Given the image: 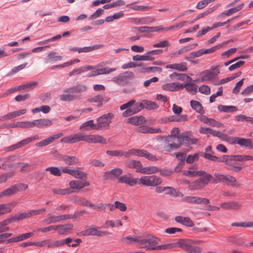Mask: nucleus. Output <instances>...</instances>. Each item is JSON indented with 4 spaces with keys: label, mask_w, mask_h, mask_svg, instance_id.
Segmentation results:
<instances>
[{
    "label": "nucleus",
    "mask_w": 253,
    "mask_h": 253,
    "mask_svg": "<svg viewBox=\"0 0 253 253\" xmlns=\"http://www.w3.org/2000/svg\"><path fill=\"white\" fill-rule=\"evenodd\" d=\"M186 75L174 72L169 75L170 79L172 81L180 80L184 81Z\"/></svg>",
    "instance_id": "53"
},
{
    "label": "nucleus",
    "mask_w": 253,
    "mask_h": 253,
    "mask_svg": "<svg viewBox=\"0 0 253 253\" xmlns=\"http://www.w3.org/2000/svg\"><path fill=\"white\" fill-rule=\"evenodd\" d=\"M125 166L129 168L136 169V171L141 173L142 164L140 161L129 160L125 163Z\"/></svg>",
    "instance_id": "24"
},
{
    "label": "nucleus",
    "mask_w": 253,
    "mask_h": 253,
    "mask_svg": "<svg viewBox=\"0 0 253 253\" xmlns=\"http://www.w3.org/2000/svg\"><path fill=\"white\" fill-rule=\"evenodd\" d=\"M215 0H203L199 1L196 5V8L199 9H201L206 7L209 3L211 1H214Z\"/></svg>",
    "instance_id": "63"
},
{
    "label": "nucleus",
    "mask_w": 253,
    "mask_h": 253,
    "mask_svg": "<svg viewBox=\"0 0 253 253\" xmlns=\"http://www.w3.org/2000/svg\"><path fill=\"white\" fill-rule=\"evenodd\" d=\"M103 9H98L89 17V19L92 20L97 18L103 14Z\"/></svg>",
    "instance_id": "64"
},
{
    "label": "nucleus",
    "mask_w": 253,
    "mask_h": 253,
    "mask_svg": "<svg viewBox=\"0 0 253 253\" xmlns=\"http://www.w3.org/2000/svg\"><path fill=\"white\" fill-rule=\"evenodd\" d=\"M86 142L90 143H100L105 144L107 143L106 139L98 134L86 135Z\"/></svg>",
    "instance_id": "15"
},
{
    "label": "nucleus",
    "mask_w": 253,
    "mask_h": 253,
    "mask_svg": "<svg viewBox=\"0 0 253 253\" xmlns=\"http://www.w3.org/2000/svg\"><path fill=\"white\" fill-rule=\"evenodd\" d=\"M203 243L202 240L180 239L177 242L171 243L172 248L179 247L187 253H201L202 248L196 246Z\"/></svg>",
    "instance_id": "1"
},
{
    "label": "nucleus",
    "mask_w": 253,
    "mask_h": 253,
    "mask_svg": "<svg viewBox=\"0 0 253 253\" xmlns=\"http://www.w3.org/2000/svg\"><path fill=\"white\" fill-rule=\"evenodd\" d=\"M162 88L166 91H175L183 89V86L179 83H169L163 84Z\"/></svg>",
    "instance_id": "20"
},
{
    "label": "nucleus",
    "mask_w": 253,
    "mask_h": 253,
    "mask_svg": "<svg viewBox=\"0 0 253 253\" xmlns=\"http://www.w3.org/2000/svg\"><path fill=\"white\" fill-rule=\"evenodd\" d=\"M98 69L99 75L110 74L116 70V68H110L108 67Z\"/></svg>",
    "instance_id": "62"
},
{
    "label": "nucleus",
    "mask_w": 253,
    "mask_h": 253,
    "mask_svg": "<svg viewBox=\"0 0 253 253\" xmlns=\"http://www.w3.org/2000/svg\"><path fill=\"white\" fill-rule=\"evenodd\" d=\"M63 135V134L62 133H59L58 134H56L55 135H53L51 136H50L48 138H47L45 139V141L46 142V144L47 145L48 144L51 143L52 142H53L55 139H57L61 137H62Z\"/></svg>",
    "instance_id": "58"
},
{
    "label": "nucleus",
    "mask_w": 253,
    "mask_h": 253,
    "mask_svg": "<svg viewBox=\"0 0 253 253\" xmlns=\"http://www.w3.org/2000/svg\"><path fill=\"white\" fill-rule=\"evenodd\" d=\"M120 183H125L130 186H133L139 184V179L129 176L128 175H124L118 178Z\"/></svg>",
    "instance_id": "17"
},
{
    "label": "nucleus",
    "mask_w": 253,
    "mask_h": 253,
    "mask_svg": "<svg viewBox=\"0 0 253 253\" xmlns=\"http://www.w3.org/2000/svg\"><path fill=\"white\" fill-rule=\"evenodd\" d=\"M220 207L226 210H236L240 208L241 205L237 202L232 201L221 203Z\"/></svg>",
    "instance_id": "26"
},
{
    "label": "nucleus",
    "mask_w": 253,
    "mask_h": 253,
    "mask_svg": "<svg viewBox=\"0 0 253 253\" xmlns=\"http://www.w3.org/2000/svg\"><path fill=\"white\" fill-rule=\"evenodd\" d=\"M218 108L219 111L227 113L235 112L238 110L236 107L233 106L220 105Z\"/></svg>",
    "instance_id": "50"
},
{
    "label": "nucleus",
    "mask_w": 253,
    "mask_h": 253,
    "mask_svg": "<svg viewBox=\"0 0 253 253\" xmlns=\"http://www.w3.org/2000/svg\"><path fill=\"white\" fill-rule=\"evenodd\" d=\"M190 105L191 107L195 110L197 113L201 115L204 114L205 111L201 104L196 100H191L190 101Z\"/></svg>",
    "instance_id": "40"
},
{
    "label": "nucleus",
    "mask_w": 253,
    "mask_h": 253,
    "mask_svg": "<svg viewBox=\"0 0 253 253\" xmlns=\"http://www.w3.org/2000/svg\"><path fill=\"white\" fill-rule=\"evenodd\" d=\"M139 104L140 107V111L143 108H146L148 110H154L159 107V105L155 102L147 100H144L142 102Z\"/></svg>",
    "instance_id": "27"
},
{
    "label": "nucleus",
    "mask_w": 253,
    "mask_h": 253,
    "mask_svg": "<svg viewBox=\"0 0 253 253\" xmlns=\"http://www.w3.org/2000/svg\"><path fill=\"white\" fill-rule=\"evenodd\" d=\"M183 88L185 87L187 90L192 93L194 94L196 92L197 90V86L193 83H187L186 84H182Z\"/></svg>",
    "instance_id": "51"
},
{
    "label": "nucleus",
    "mask_w": 253,
    "mask_h": 253,
    "mask_svg": "<svg viewBox=\"0 0 253 253\" xmlns=\"http://www.w3.org/2000/svg\"><path fill=\"white\" fill-rule=\"evenodd\" d=\"M87 87L84 84H79L72 88L66 89V92H71V93H80L86 91Z\"/></svg>",
    "instance_id": "35"
},
{
    "label": "nucleus",
    "mask_w": 253,
    "mask_h": 253,
    "mask_svg": "<svg viewBox=\"0 0 253 253\" xmlns=\"http://www.w3.org/2000/svg\"><path fill=\"white\" fill-rule=\"evenodd\" d=\"M186 23H187L186 21H183L180 23H177L173 26H170L169 27H166L165 31L173 30L175 28H178V29L181 28L186 24Z\"/></svg>",
    "instance_id": "61"
},
{
    "label": "nucleus",
    "mask_w": 253,
    "mask_h": 253,
    "mask_svg": "<svg viewBox=\"0 0 253 253\" xmlns=\"http://www.w3.org/2000/svg\"><path fill=\"white\" fill-rule=\"evenodd\" d=\"M39 139V136L38 135H35L32 137L27 138L26 139H24L19 141V142H18L17 143V145H18V146H19L20 148V147H22L24 146L27 145L28 144H29V143H30L31 142L33 141L34 140H38Z\"/></svg>",
    "instance_id": "45"
},
{
    "label": "nucleus",
    "mask_w": 253,
    "mask_h": 253,
    "mask_svg": "<svg viewBox=\"0 0 253 253\" xmlns=\"http://www.w3.org/2000/svg\"><path fill=\"white\" fill-rule=\"evenodd\" d=\"M214 176L215 177L213 180L214 183L226 182L227 185L233 186L236 181V179L234 177L229 174H223L215 172L214 174Z\"/></svg>",
    "instance_id": "9"
},
{
    "label": "nucleus",
    "mask_w": 253,
    "mask_h": 253,
    "mask_svg": "<svg viewBox=\"0 0 253 253\" xmlns=\"http://www.w3.org/2000/svg\"><path fill=\"white\" fill-rule=\"evenodd\" d=\"M69 185L70 189H81L89 186V183L86 181L72 180L69 182Z\"/></svg>",
    "instance_id": "22"
},
{
    "label": "nucleus",
    "mask_w": 253,
    "mask_h": 253,
    "mask_svg": "<svg viewBox=\"0 0 253 253\" xmlns=\"http://www.w3.org/2000/svg\"><path fill=\"white\" fill-rule=\"evenodd\" d=\"M123 172V170L121 168H115L111 170L107 171L103 174V178L105 180L113 179L118 177Z\"/></svg>",
    "instance_id": "16"
},
{
    "label": "nucleus",
    "mask_w": 253,
    "mask_h": 253,
    "mask_svg": "<svg viewBox=\"0 0 253 253\" xmlns=\"http://www.w3.org/2000/svg\"><path fill=\"white\" fill-rule=\"evenodd\" d=\"M45 171H49L51 174L55 176H60L62 174L60 169L55 167H47L45 169Z\"/></svg>",
    "instance_id": "49"
},
{
    "label": "nucleus",
    "mask_w": 253,
    "mask_h": 253,
    "mask_svg": "<svg viewBox=\"0 0 253 253\" xmlns=\"http://www.w3.org/2000/svg\"><path fill=\"white\" fill-rule=\"evenodd\" d=\"M109 97L98 94L89 98L88 99V101L91 103H98V107H100L102 106L103 102H107L109 101Z\"/></svg>",
    "instance_id": "25"
},
{
    "label": "nucleus",
    "mask_w": 253,
    "mask_h": 253,
    "mask_svg": "<svg viewBox=\"0 0 253 253\" xmlns=\"http://www.w3.org/2000/svg\"><path fill=\"white\" fill-rule=\"evenodd\" d=\"M47 219L43 220L44 222H47V223H55L59 222L66 219H69L71 217L69 214H65L60 215H53L50 213L47 215Z\"/></svg>",
    "instance_id": "14"
},
{
    "label": "nucleus",
    "mask_w": 253,
    "mask_h": 253,
    "mask_svg": "<svg viewBox=\"0 0 253 253\" xmlns=\"http://www.w3.org/2000/svg\"><path fill=\"white\" fill-rule=\"evenodd\" d=\"M11 211V208L10 204L0 205V215L10 212Z\"/></svg>",
    "instance_id": "54"
},
{
    "label": "nucleus",
    "mask_w": 253,
    "mask_h": 253,
    "mask_svg": "<svg viewBox=\"0 0 253 253\" xmlns=\"http://www.w3.org/2000/svg\"><path fill=\"white\" fill-rule=\"evenodd\" d=\"M71 175L76 178L83 179L84 177L86 176V174L76 169H73Z\"/></svg>",
    "instance_id": "57"
},
{
    "label": "nucleus",
    "mask_w": 253,
    "mask_h": 253,
    "mask_svg": "<svg viewBox=\"0 0 253 253\" xmlns=\"http://www.w3.org/2000/svg\"><path fill=\"white\" fill-rule=\"evenodd\" d=\"M232 226H240L243 227H253V222H242L240 223L234 222L232 223Z\"/></svg>",
    "instance_id": "60"
},
{
    "label": "nucleus",
    "mask_w": 253,
    "mask_h": 253,
    "mask_svg": "<svg viewBox=\"0 0 253 253\" xmlns=\"http://www.w3.org/2000/svg\"><path fill=\"white\" fill-rule=\"evenodd\" d=\"M123 224L120 220H106L104 223V228H108L111 227L112 228L118 226H122Z\"/></svg>",
    "instance_id": "46"
},
{
    "label": "nucleus",
    "mask_w": 253,
    "mask_h": 253,
    "mask_svg": "<svg viewBox=\"0 0 253 253\" xmlns=\"http://www.w3.org/2000/svg\"><path fill=\"white\" fill-rule=\"evenodd\" d=\"M27 65V63H24L23 64H22L19 66H17L16 67H14L12 68L9 73H8L9 76H12L16 74V73L18 72L19 71L22 70L24 68L26 67V66Z\"/></svg>",
    "instance_id": "55"
},
{
    "label": "nucleus",
    "mask_w": 253,
    "mask_h": 253,
    "mask_svg": "<svg viewBox=\"0 0 253 253\" xmlns=\"http://www.w3.org/2000/svg\"><path fill=\"white\" fill-rule=\"evenodd\" d=\"M177 139L178 141V144L180 146L181 145H191L195 144L197 142L198 140L195 138H191L188 136L180 134L177 137Z\"/></svg>",
    "instance_id": "19"
},
{
    "label": "nucleus",
    "mask_w": 253,
    "mask_h": 253,
    "mask_svg": "<svg viewBox=\"0 0 253 253\" xmlns=\"http://www.w3.org/2000/svg\"><path fill=\"white\" fill-rule=\"evenodd\" d=\"M243 6H244V3H242L241 4H239L234 7H233L232 8H230L227 10H226L225 11H224L223 12H222L221 14V15H225L226 16H230L231 15L234 14V13H235L236 12L240 11V10H241L243 7Z\"/></svg>",
    "instance_id": "42"
},
{
    "label": "nucleus",
    "mask_w": 253,
    "mask_h": 253,
    "mask_svg": "<svg viewBox=\"0 0 253 253\" xmlns=\"http://www.w3.org/2000/svg\"><path fill=\"white\" fill-rule=\"evenodd\" d=\"M143 119L144 118L142 116L139 117L134 116L128 118L127 119V123L134 126H137L140 124V122H142Z\"/></svg>",
    "instance_id": "48"
},
{
    "label": "nucleus",
    "mask_w": 253,
    "mask_h": 253,
    "mask_svg": "<svg viewBox=\"0 0 253 253\" xmlns=\"http://www.w3.org/2000/svg\"><path fill=\"white\" fill-rule=\"evenodd\" d=\"M141 237H132L126 236L122 239V241L126 244H137V246L139 248L140 244Z\"/></svg>",
    "instance_id": "30"
},
{
    "label": "nucleus",
    "mask_w": 253,
    "mask_h": 253,
    "mask_svg": "<svg viewBox=\"0 0 253 253\" xmlns=\"http://www.w3.org/2000/svg\"><path fill=\"white\" fill-rule=\"evenodd\" d=\"M57 53L54 51H51L48 53L47 58L45 63H47L50 61H60L62 59V57L60 55H57Z\"/></svg>",
    "instance_id": "44"
},
{
    "label": "nucleus",
    "mask_w": 253,
    "mask_h": 253,
    "mask_svg": "<svg viewBox=\"0 0 253 253\" xmlns=\"http://www.w3.org/2000/svg\"><path fill=\"white\" fill-rule=\"evenodd\" d=\"M72 201L75 204L89 207L91 203L90 201H88L85 198H81L78 196L74 197L72 199Z\"/></svg>",
    "instance_id": "39"
},
{
    "label": "nucleus",
    "mask_w": 253,
    "mask_h": 253,
    "mask_svg": "<svg viewBox=\"0 0 253 253\" xmlns=\"http://www.w3.org/2000/svg\"><path fill=\"white\" fill-rule=\"evenodd\" d=\"M10 127L12 128H29L32 127V122L26 121V122H18L15 123L10 124Z\"/></svg>",
    "instance_id": "41"
},
{
    "label": "nucleus",
    "mask_w": 253,
    "mask_h": 253,
    "mask_svg": "<svg viewBox=\"0 0 253 253\" xmlns=\"http://www.w3.org/2000/svg\"><path fill=\"white\" fill-rule=\"evenodd\" d=\"M161 171V169L156 166H149L146 167H143L141 169V173L150 175L154 173L159 172Z\"/></svg>",
    "instance_id": "32"
},
{
    "label": "nucleus",
    "mask_w": 253,
    "mask_h": 253,
    "mask_svg": "<svg viewBox=\"0 0 253 253\" xmlns=\"http://www.w3.org/2000/svg\"><path fill=\"white\" fill-rule=\"evenodd\" d=\"M162 52L163 50L162 49L152 50L145 53L143 55H136L133 56L132 57V60L135 61H153L155 59V58L153 56V55L160 54L162 53Z\"/></svg>",
    "instance_id": "7"
},
{
    "label": "nucleus",
    "mask_w": 253,
    "mask_h": 253,
    "mask_svg": "<svg viewBox=\"0 0 253 253\" xmlns=\"http://www.w3.org/2000/svg\"><path fill=\"white\" fill-rule=\"evenodd\" d=\"M34 235L33 233L29 232L21 234L18 236L12 237L7 240L6 243L9 244L11 243H15L20 241H23L25 239H27Z\"/></svg>",
    "instance_id": "23"
},
{
    "label": "nucleus",
    "mask_w": 253,
    "mask_h": 253,
    "mask_svg": "<svg viewBox=\"0 0 253 253\" xmlns=\"http://www.w3.org/2000/svg\"><path fill=\"white\" fill-rule=\"evenodd\" d=\"M159 241L158 239L151 235L147 236L145 238L141 237L139 248L146 249L147 250H170L172 248V245H171V243L160 246L158 245Z\"/></svg>",
    "instance_id": "2"
},
{
    "label": "nucleus",
    "mask_w": 253,
    "mask_h": 253,
    "mask_svg": "<svg viewBox=\"0 0 253 253\" xmlns=\"http://www.w3.org/2000/svg\"><path fill=\"white\" fill-rule=\"evenodd\" d=\"M52 124V121L47 119L35 120L32 122V126H37L39 128L43 126H50Z\"/></svg>",
    "instance_id": "21"
},
{
    "label": "nucleus",
    "mask_w": 253,
    "mask_h": 253,
    "mask_svg": "<svg viewBox=\"0 0 253 253\" xmlns=\"http://www.w3.org/2000/svg\"><path fill=\"white\" fill-rule=\"evenodd\" d=\"M219 72V70L217 67L206 70L202 74L201 80L203 82L210 81L216 76Z\"/></svg>",
    "instance_id": "13"
},
{
    "label": "nucleus",
    "mask_w": 253,
    "mask_h": 253,
    "mask_svg": "<svg viewBox=\"0 0 253 253\" xmlns=\"http://www.w3.org/2000/svg\"><path fill=\"white\" fill-rule=\"evenodd\" d=\"M160 143V148L162 151L171 152L173 150L177 149L179 148V145H172L170 144L165 136L162 137V140Z\"/></svg>",
    "instance_id": "18"
},
{
    "label": "nucleus",
    "mask_w": 253,
    "mask_h": 253,
    "mask_svg": "<svg viewBox=\"0 0 253 253\" xmlns=\"http://www.w3.org/2000/svg\"><path fill=\"white\" fill-rule=\"evenodd\" d=\"M212 176L210 174H206L204 176L195 181L192 184V187L194 189H201L208 184L209 182L211 179Z\"/></svg>",
    "instance_id": "12"
},
{
    "label": "nucleus",
    "mask_w": 253,
    "mask_h": 253,
    "mask_svg": "<svg viewBox=\"0 0 253 253\" xmlns=\"http://www.w3.org/2000/svg\"><path fill=\"white\" fill-rule=\"evenodd\" d=\"M52 192L54 194H59L65 195L67 194H69L71 193L73 191L71 190L70 188H65V189H52Z\"/></svg>",
    "instance_id": "52"
},
{
    "label": "nucleus",
    "mask_w": 253,
    "mask_h": 253,
    "mask_svg": "<svg viewBox=\"0 0 253 253\" xmlns=\"http://www.w3.org/2000/svg\"><path fill=\"white\" fill-rule=\"evenodd\" d=\"M103 47L102 44H95L91 46H86L82 48H79V53L89 52L93 50L100 49Z\"/></svg>",
    "instance_id": "43"
},
{
    "label": "nucleus",
    "mask_w": 253,
    "mask_h": 253,
    "mask_svg": "<svg viewBox=\"0 0 253 253\" xmlns=\"http://www.w3.org/2000/svg\"><path fill=\"white\" fill-rule=\"evenodd\" d=\"M166 194L170 195L173 197H177L180 196L181 194L176 191L175 189L171 187H166Z\"/></svg>",
    "instance_id": "56"
},
{
    "label": "nucleus",
    "mask_w": 253,
    "mask_h": 253,
    "mask_svg": "<svg viewBox=\"0 0 253 253\" xmlns=\"http://www.w3.org/2000/svg\"><path fill=\"white\" fill-rule=\"evenodd\" d=\"M128 157L131 155H135L137 156L144 157L145 158L152 161H155L157 160L155 156L149 153L147 151L144 150L132 149L128 151Z\"/></svg>",
    "instance_id": "11"
},
{
    "label": "nucleus",
    "mask_w": 253,
    "mask_h": 253,
    "mask_svg": "<svg viewBox=\"0 0 253 253\" xmlns=\"http://www.w3.org/2000/svg\"><path fill=\"white\" fill-rule=\"evenodd\" d=\"M95 69V66L87 65L84 67H82L78 69H75L69 73V76H76L81 74L82 73L84 72L87 70H93Z\"/></svg>",
    "instance_id": "31"
},
{
    "label": "nucleus",
    "mask_w": 253,
    "mask_h": 253,
    "mask_svg": "<svg viewBox=\"0 0 253 253\" xmlns=\"http://www.w3.org/2000/svg\"><path fill=\"white\" fill-rule=\"evenodd\" d=\"M62 160L68 165H80L79 159L75 156L65 155L62 157Z\"/></svg>",
    "instance_id": "29"
},
{
    "label": "nucleus",
    "mask_w": 253,
    "mask_h": 253,
    "mask_svg": "<svg viewBox=\"0 0 253 253\" xmlns=\"http://www.w3.org/2000/svg\"><path fill=\"white\" fill-rule=\"evenodd\" d=\"M210 203V201L209 199L199 197H195V201H194V204H196L208 205Z\"/></svg>",
    "instance_id": "59"
},
{
    "label": "nucleus",
    "mask_w": 253,
    "mask_h": 253,
    "mask_svg": "<svg viewBox=\"0 0 253 253\" xmlns=\"http://www.w3.org/2000/svg\"><path fill=\"white\" fill-rule=\"evenodd\" d=\"M139 131L142 133H158L162 131L160 128H154L148 126H143L139 128Z\"/></svg>",
    "instance_id": "36"
},
{
    "label": "nucleus",
    "mask_w": 253,
    "mask_h": 253,
    "mask_svg": "<svg viewBox=\"0 0 253 253\" xmlns=\"http://www.w3.org/2000/svg\"><path fill=\"white\" fill-rule=\"evenodd\" d=\"M234 143L239 144L241 147H246L250 148L252 144V140L250 139L244 138L236 137Z\"/></svg>",
    "instance_id": "37"
},
{
    "label": "nucleus",
    "mask_w": 253,
    "mask_h": 253,
    "mask_svg": "<svg viewBox=\"0 0 253 253\" xmlns=\"http://www.w3.org/2000/svg\"><path fill=\"white\" fill-rule=\"evenodd\" d=\"M93 129H96V126L93 120L84 123L80 127V129L84 131H89Z\"/></svg>",
    "instance_id": "34"
},
{
    "label": "nucleus",
    "mask_w": 253,
    "mask_h": 253,
    "mask_svg": "<svg viewBox=\"0 0 253 253\" xmlns=\"http://www.w3.org/2000/svg\"><path fill=\"white\" fill-rule=\"evenodd\" d=\"M98 227L95 226H87L86 229L81 232L83 236H96L103 237L107 235L109 233L106 231H100Z\"/></svg>",
    "instance_id": "8"
},
{
    "label": "nucleus",
    "mask_w": 253,
    "mask_h": 253,
    "mask_svg": "<svg viewBox=\"0 0 253 253\" xmlns=\"http://www.w3.org/2000/svg\"><path fill=\"white\" fill-rule=\"evenodd\" d=\"M106 153L110 156L115 157H124L125 158L128 157V151H123L119 150H108Z\"/></svg>",
    "instance_id": "38"
},
{
    "label": "nucleus",
    "mask_w": 253,
    "mask_h": 253,
    "mask_svg": "<svg viewBox=\"0 0 253 253\" xmlns=\"http://www.w3.org/2000/svg\"><path fill=\"white\" fill-rule=\"evenodd\" d=\"M166 68L167 69H171L179 71H186L188 69L187 67V63L186 62L168 64L166 66Z\"/></svg>",
    "instance_id": "28"
},
{
    "label": "nucleus",
    "mask_w": 253,
    "mask_h": 253,
    "mask_svg": "<svg viewBox=\"0 0 253 253\" xmlns=\"http://www.w3.org/2000/svg\"><path fill=\"white\" fill-rule=\"evenodd\" d=\"M114 117V115L110 113L98 118L97 120V123L95 124L96 129L105 130L108 129L111 123V119Z\"/></svg>",
    "instance_id": "5"
},
{
    "label": "nucleus",
    "mask_w": 253,
    "mask_h": 253,
    "mask_svg": "<svg viewBox=\"0 0 253 253\" xmlns=\"http://www.w3.org/2000/svg\"><path fill=\"white\" fill-rule=\"evenodd\" d=\"M120 110H126L123 113V116L127 117L140 111L139 103H135V100H131L120 106Z\"/></svg>",
    "instance_id": "3"
},
{
    "label": "nucleus",
    "mask_w": 253,
    "mask_h": 253,
    "mask_svg": "<svg viewBox=\"0 0 253 253\" xmlns=\"http://www.w3.org/2000/svg\"><path fill=\"white\" fill-rule=\"evenodd\" d=\"M197 43H195L194 44L189 45L188 46H184L181 48V49H179L178 50H177L174 52L171 53L170 55L171 57L178 56L180 54H183L185 52H186L188 51H190L195 48L196 46H197Z\"/></svg>",
    "instance_id": "33"
},
{
    "label": "nucleus",
    "mask_w": 253,
    "mask_h": 253,
    "mask_svg": "<svg viewBox=\"0 0 253 253\" xmlns=\"http://www.w3.org/2000/svg\"><path fill=\"white\" fill-rule=\"evenodd\" d=\"M64 93L61 94L59 96L60 99L63 101H71L75 98V96L70 94L71 92H66V89L64 90Z\"/></svg>",
    "instance_id": "47"
},
{
    "label": "nucleus",
    "mask_w": 253,
    "mask_h": 253,
    "mask_svg": "<svg viewBox=\"0 0 253 253\" xmlns=\"http://www.w3.org/2000/svg\"><path fill=\"white\" fill-rule=\"evenodd\" d=\"M28 185L25 184H14L4 190L0 193V198L14 195L19 191H22L28 188Z\"/></svg>",
    "instance_id": "6"
},
{
    "label": "nucleus",
    "mask_w": 253,
    "mask_h": 253,
    "mask_svg": "<svg viewBox=\"0 0 253 253\" xmlns=\"http://www.w3.org/2000/svg\"><path fill=\"white\" fill-rule=\"evenodd\" d=\"M86 135L78 132L68 136L64 137L61 139V142L65 143H75L79 141H84L86 142Z\"/></svg>",
    "instance_id": "10"
},
{
    "label": "nucleus",
    "mask_w": 253,
    "mask_h": 253,
    "mask_svg": "<svg viewBox=\"0 0 253 253\" xmlns=\"http://www.w3.org/2000/svg\"><path fill=\"white\" fill-rule=\"evenodd\" d=\"M139 184L149 187H155L162 183V179L155 175L141 176L139 178Z\"/></svg>",
    "instance_id": "4"
}]
</instances>
